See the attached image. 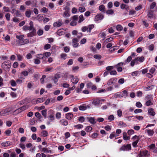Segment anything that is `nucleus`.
Here are the masks:
<instances>
[{
    "instance_id": "1",
    "label": "nucleus",
    "mask_w": 157,
    "mask_h": 157,
    "mask_svg": "<svg viewBox=\"0 0 157 157\" xmlns=\"http://www.w3.org/2000/svg\"><path fill=\"white\" fill-rule=\"evenodd\" d=\"M16 37L18 39V40L16 41V43L13 42L12 44L13 45L18 46L23 45L24 43V35H23L19 36L17 35Z\"/></svg>"
},
{
    "instance_id": "2",
    "label": "nucleus",
    "mask_w": 157,
    "mask_h": 157,
    "mask_svg": "<svg viewBox=\"0 0 157 157\" xmlns=\"http://www.w3.org/2000/svg\"><path fill=\"white\" fill-rule=\"evenodd\" d=\"M2 67L6 70L10 69L11 67V63L10 60H7L3 63L1 65Z\"/></svg>"
},
{
    "instance_id": "3",
    "label": "nucleus",
    "mask_w": 157,
    "mask_h": 157,
    "mask_svg": "<svg viewBox=\"0 0 157 157\" xmlns=\"http://www.w3.org/2000/svg\"><path fill=\"white\" fill-rule=\"evenodd\" d=\"M29 24L30 25L29 26L26 25L24 26L22 28L23 30L25 31L27 30L31 31L35 29L34 27L33 22L32 21H31L29 23Z\"/></svg>"
},
{
    "instance_id": "4",
    "label": "nucleus",
    "mask_w": 157,
    "mask_h": 157,
    "mask_svg": "<svg viewBox=\"0 0 157 157\" xmlns=\"http://www.w3.org/2000/svg\"><path fill=\"white\" fill-rule=\"evenodd\" d=\"M12 110L11 108H9L2 110L0 113V115L2 116H5L9 114V113Z\"/></svg>"
},
{
    "instance_id": "5",
    "label": "nucleus",
    "mask_w": 157,
    "mask_h": 157,
    "mask_svg": "<svg viewBox=\"0 0 157 157\" xmlns=\"http://www.w3.org/2000/svg\"><path fill=\"white\" fill-rule=\"evenodd\" d=\"M37 3V2L36 0H33L32 1L29 0L26 1L25 2V4L27 6H29L32 5L33 7H36Z\"/></svg>"
},
{
    "instance_id": "6",
    "label": "nucleus",
    "mask_w": 157,
    "mask_h": 157,
    "mask_svg": "<svg viewBox=\"0 0 157 157\" xmlns=\"http://www.w3.org/2000/svg\"><path fill=\"white\" fill-rule=\"evenodd\" d=\"M104 17V16L103 15L101 14H98L95 17L94 21L96 22H99Z\"/></svg>"
},
{
    "instance_id": "7",
    "label": "nucleus",
    "mask_w": 157,
    "mask_h": 157,
    "mask_svg": "<svg viewBox=\"0 0 157 157\" xmlns=\"http://www.w3.org/2000/svg\"><path fill=\"white\" fill-rule=\"evenodd\" d=\"M131 145L128 144L126 145H123L120 148V151H125L129 150L131 149Z\"/></svg>"
},
{
    "instance_id": "8",
    "label": "nucleus",
    "mask_w": 157,
    "mask_h": 157,
    "mask_svg": "<svg viewBox=\"0 0 157 157\" xmlns=\"http://www.w3.org/2000/svg\"><path fill=\"white\" fill-rule=\"evenodd\" d=\"M148 155V152L147 151H140L139 154V157H147Z\"/></svg>"
},
{
    "instance_id": "9",
    "label": "nucleus",
    "mask_w": 157,
    "mask_h": 157,
    "mask_svg": "<svg viewBox=\"0 0 157 157\" xmlns=\"http://www.w3.org/2000/svg\"><path fill=\"white\" fill-rule=\"evenodd\" d=\"M45 100V98H38L37 99H34L33 100V102H35L36 104L39 103L43 102Z\"/></svg>"
},
{
    "instance_id": "10",
    "label": "nucleus",
    "mask_w": 157,
    "mask_h": 157,
    "mask_svg": "<svg viewBox=\"0 0 157 157\" xmlns=\"http://www.w3.org/2000/svg\"><path fill=\"white\" fill-rule=\"evenodd\" d=\"M32 31L27 34V37H32L35 36L36 34V30L35 29L32 30Z\"/></svg>"
},
{
    "instance_id": "11",
    "label": "nucleus",
    "mask_w": 157,
    "mask_h": 157,
    "mask_svg": "<svg viewBox=\"0 0 157 157\" xmlns=\"http://www.w3.org/2000/svg\"><path fill=\"white\" fill-rule=\"evenodd\" d=\"M120 8L122 10L125 9L126 11V14L128 12V10L129 9V6L128 5L123 3L121 4L120 6Z\"/></svg>"
},
{
    "instance_id": "12",
    "label": "nucleus",
    "mask_w": 157,
    "mask_h": 157,
    "mask_svg": "<svg viewBox=\"0 0 157 157\" xmlns=\"http://www.w3.org/2000/svg\"><path fill=\"white\" fill-rule=\"evenodd\" d=\"M117 81V79L115 78H110L108 82L107 85L110 86L113 83H115Z\"/></svg>"
},
{
    "instance_id": "13",
    "label": "nucleus",
    "mask_w": 157,
    "mask_h": 157,
    "mask_svg": "<svg viewBox=\"0 0 157 157\" xmlns=\"http://www.w3.org/2000/svg\"><path fill=\"white\" fill-rule=\"evenodd\" d=\"M73 117V115L71 113H68L65 115V118L68 120H71Z\"/></svg>"
},
{
    "instance_id": "14",
    "label": "nucleus",
    "mask_w": 157,
    "mask_h": 157,
    "mask_svg": "<svg viewBox=\"0 0 157 157\" xmlns=\"http://www.w3.org/2000/svg\"><path fill=\"white\" fill-rule=\"evenodd\" d=\"M71 77L72 78L71 80V82L73 84H77L78 81V78L76 77H75V78H74V76L72 75H71Z\"/></svg>"
},
{
    "instance_id": "15",
    "label": "nucleus",
    "mask_w": 157,
    "mask_h": 157,
    "mask_svg": "<svg viewBox=\"0 0 157 157\" xmlns=\"http://www.w3.org/2000/svg\"><path fill=\"white\" fill-rule=\"evenodd\" d=\"M78 40L76 38H74L72 39V42L73 44V46L74 48H76L78 46V44L77 43Z\"/></svg>"
},
{
    "instance_id": "16",
    "label": "nucleus",
    "mask_w": 157,
    "mask_h": 157,
    "mask_svg": "<svg viewBox=\"0 0 157 157\" xmlns=\"http://www.w3.org/2000/svg\"><path fill=\"white\" fill-rule=\"evenodd\" d=\"M27 109L26 107L24 106L16 109L15 111L17 113H18L21 112L23 111L26 109Z\"/></svg>"
},
{
    "instance_id": "17",
    "label": "nucleus",
    "mask_w": 157,
    "mask_h": 157,
    "mask_svg": "<svg viewBox=\"0 0 157 157\" xmlns=\"http://www.w3.org/2000/svg\"><path fill=\"white\" fill-rule=\"evenodd\" d=\"M123 139L125 140H129L130 137L127 136V133L125 132H124L123 133Z\"/></svg>"
},
{
    "instance_id": "18",
    "label": "nucleus",
    "mask_w": 157,
    "mask_h": 157,
    "mask_svg": "<svg viewBox=\"0 0 157 157\" xmlns=\"http://www.w3.org/2000/svg\"><path fill=\"white\" fill-rule=\"evenodd\" d=\"M87 119L91 124H94L96 123L95 121V118L94 117H88L87 118Z\"/></svg>"
},
{
    "instance_id": "19",
    "label": "nucleus",
    "mask_w": 157,
    "mask_h": 157,
    "mask_svg": "<svg viewBox=\"0 0 157 157\" xmlns=\"http://www.w3.org/2000/svg\"><path fill=\"white\" fill-rule=\"evenodd\" d=\"M148 113L150 115L152 116H154L155 115V113L154 111V109L151 108H149L148 109Z\"/></svg>"
},
{
    "instance_id": "20",
    "label": "nucleus",
    "mask_w": 157,
    "mask_h": 157,
    "mask_svg": "<svg viewBox=\"0 0 157 157\" xmlns=\"http://www.w3.org/2000/svg\"><path fill=\"white\" fill-rule=\"evenodd\" d=\"M60 124L63 126H67L68 125V121L65 119H62L59 121Z\"/></svg>"
},
{
    "instance_id": "21",
    "label": "nucleus",
    "mask_w": 157,
    "mask_h": 157,
    "mask_svg": "<svg viewBox=\"0 0 157 157\" xmlns=\"http://www.w3.org/2000/svg\"><path fill=\"white\" fill-rule=\"evenodd\" d=\"M62 25L61 22L60 21H57L53 23V26L55 27H59L61 26Z\"/></svg>"
},
{
    "instance_id": "22",
    "label": "nucleus",
    "mask_w": 157,
    "mask_h": 157,
    "mask_svg": "<svg viewBox=\"0 0 157 157\" xmlns=\"http://www.w3.org/2000/svg\"><path fill=\"white\" fill-rule=\"evenodd\" d=\"M122 94L121 92H117L114 94V96L115 98L122 97L124 96V95Z\"/></svg>"
},
{
    "instance_id": "23",
    "label": "nucleus",
    "mask_w": 157,
    "mask_h": 157,
    "mask_svg": "<svg viewBox=\"0 0 157 157\" xmlns=\"http://www.w3.org/2000/svg\"><path fill=\"white\" fill-rule=\"evenodd\" d=\"M11 145L10 142L9 141H6L1 143V145L4 147H7Z\"/></svg>"
},
{
    "instance_id": "24",
    "label": "nucleus",
    "mask_w": 157,
    "mask_h": 157,
    "mask_svg": "<svg viewBox=\"0 0 157 157\" xmlns=\"http://www.w3.org/2000/svg\"><path fill=\"white\" fill-rule=\"evenodd\" d=\"M148 135L149 136H152L154 133V132L153 130L149 129H147L145 130Z\"/></svg>"
},
{
    "instance_id": "25",
    "label": "nucleus",
    "mask_w": 157,
    "mask_h": 157,
    "mask_svg": "<svg viewBox=\"0 0 157 157\" xmlns=\"http://www.w3.org/2000/svg\"><path fill=\"white\" fill-rule=\"evenodd\" d=\"M92 103L95 106H98L100 103V100L98 99L94 100L93 101Z\"/></svg>"
},
{
    "instance_id": "26",
    "label": "nucleus",
    "mask_w": 157,
    "mask_h": 157,
    "mask_svg": "<svg viewBox=\"0 0 157 157\" xmlns=\"http://www.w3.org/2000/svg\"><path fill=\"white\" fill-rule=\"evenodd\" d=\"M118 125L121 127H125L126 126V124L122 121H119L117 122Z\"/></svg>"
},
{
    "instance_id": "27",
    "label": "nucleus",
    "mask_w": 157,
    "mask_h": 157,
    "mask_svg": "<svg viewBox=\"0 0 157 157\" xmlns=\"http://www.w3.org/2000/svg\"><path fill=\"white\" fill-rule=\"evenodd\" d=\"M147 16L150 19L152 18L153 17V11L151 10H149Z\"/></svg>"
},
{
    "instance_id": "28",
    "label": "nucleus",
    "mask_w": 157,
    "mask_h": 157,
    "mask_svg": "<svg viewBox=\"0 0 157 157\" xmlns=\"http://www.w3.org/2000/svg\"><path fill=\"white\" fill-rule=\"evenodd\" d=\"M48 134V132L46 130H43L41 132V136L44 137L47 136Z\"/></svg>"
},
{
    "instance_id": "29",
    "label": "nucleus",
    "mask_w": 157,
    "mask_h": 157,
    "mask_svg": "<svg viewBox=\"0 0 157 157\" xmlns=\"http://www.w3.org/2000/svg\"><path fill=\"white\" fill-rule=\"evenodd\" d=\"M63 16L64 17H69L70 16V11H65L63 14Z\"/></svg>"
},
{
    "instance_id": "30",
    "label": "nucleus",
    "mask_w": 157,
    "mask_h": 157,
    "mask_svg": "<svg viewBox=\"0 0 157 157\" xmlns=\"http://www.w3.org/2000/svg\"><path fill=\"white\" fill-rule=\"evenodd\" d=\"M94 25L92 24L88 25L87 27V31L90 33L91 32L92 29L94 28Z\"/></svg>"
},
{
    "instance_id": "31",
    "label": "nucleus",
    "mask_w": 157,
    "mask_h": 157,
    "mask_svg": "<svg viewBox=\"0 0 157 157\" xmlns=\"http://www.w3.org/2000/svg\"><path fill=\"white\" fill-rule=\"evenodd\" d=\"M11 85L13 87L17 85L16 82L13 80H12L10 81Z\"/></svg>"
},
{
    "instance_id": "32",
    "label": "nucleus",
    "mask_w": 157,
    "mask_h": 157,
    "mask_svg": "<svg viewBox=\"0 0 157 157\" xmlns=\"http://www.w3.org/2000/svg\"><path fill=\"white\" fill-rule=\"evenodd\" d=\"M3 10L4 12H9L10 11V8L8 7L4 6Z\"/></svg>"
},
{
    "instance_id": "33",
    "label": "nucleus",
    "mask_w": 157,
    "mask_h": 157,
    "mask_svg": "<svg viewBox=\"0 0 157 157\" xmlns=\"http://www.w3.org/2000/svg\"><path fill=\"white\" fill-rule=\"evenodd\" d=\"M36 57L40 59H43L44 58V56L43 54H38L36 56Z\"/></svg>"
},
{
    "instance_id": "34",
    "label": "nucleus",
    "mask_w": 157,
    "mask_h": 157,
    "mask_svg": "<svg viewBox=\"0 0 157 157\" xmlns=\"http://www.w3.org/2000/svg\"><path fill=\"white\" fill-rule=\"evenodd\" d=\"M26 16L27 17H30L31 14V11L30 10L26 11L25 12Z\"/></svg>"
},
{
    "instance_id": "35",
    "label": "nucleus",
    "mask_w": 157,
    "mask_h": 157,
    "mask_svg": "<svg viewBox=\"0 0 157 157\" xmlns=\"http://www.w3.org/2000/svg\"><path fill=\"white\" fill-rule=\"evenodd\" d=\"M51 54L50 52H46L43 53V55L44 56V58H45V57L46 58H48L49 57L51 56Z\"/></svg>"
},
{
    "instance_id": "36",
    "label": "nucleus",
    "mask_w": 157,
    "mask_h": 157,
    "mask_svg": "<svg viewBox=\"0 0 157 157\" xmlns=\"http://www.w3.org/2000/svg\"><path fill=\"white\" fill-rule=\"evenodd\" d=\"M116 29L118 31H121L123 29V27L121 25H117L116 27Z\"/></svg>"
},
{
    "instance_id": "37",
    "label": "nucleus",
    "mask_w": 157,
    "mask_h": 157,
    "mask_svg": "<svg viewBox=\"0 0 157 157\" xmlns=\"http://www.w3.org/2000/svg\"><path fill=\"white\" fill-rule=\"evenodd\" d=\"M6 19L8 21H9L10 19V14L9 13H6L5 15Z\"/></svg>"
},
{
    "instance_id": "38",
    "label": "nucleus",
    "mask_w": 157,
    "mask_h": 157,
    "mask_svg": "<svg viewBox=\"0 0 157 157\" xmlns=\"http://www.w3.org/2000/svg\"><path fill=\"white\" fill-rule=\"evenodd\" d=\"M84 20V17L82 15H80L79 17L78 22L81 23Z\"/></svg>"
},
{
    "instance_id": "39",
    "label": "nucleus",
    "mask_w": 157,
    "mask_h": 157,
    "mask_svg": "<svg viewBox=\"0 0 157 157\" xmlns=\"http://www.w3.org/2000/svg\"><path fill=\"white\" fill-rule=\"evenodd\" d=\"M138 58V62L140 63H142L144 61V58L143 56H142L141 57H138L137 58Z\"/></svg>"
},
{
    "instance_id": "40",
    "label": "nucleus",
    "mask_w": 157,
    "mask_h": 157,
    "mask_svg": "<svg viewBox=\"0 0 157 157\" xmlns=\"http://www.w3.org/2000/svg\"><path fill=\"white\" fill-rule=\"evenodd\" d=\"M78 10L81 13H82L86 10V9L84 6L80 7L78 8Z\"/></svg>"
},
{
    "instance_id": "41",
    "label": "nucleus",
    "mask_w": 157,
    "mask_h": 157,
    "mask_svg": "<svg viewBox=\"0 0 157 157\" xmlns=\"http://www.w3.org/2000/svg\"><path fill=\"white\" fill-rule=\"evenodd\" d=\"M14 14V16L17 17H18L20 16L21 14L20 13V12L18 10H17L16 11L15 13H13Z\"/></svg>"
},
{
    "instance_id": "42",
    "label": "nucleus",
    "mask_w": 157,
    "mask_h": 157,
    "mask_svg": "<svg viewBox=\"0 0 157 157\" xmlns=\"http://www.w3.org/2000/svg\"><path fill=\"white\" fill-rule=\"evenodd\" d=\"M42 115L44 116V118H46L47 117V111L46 110H44L41 111Z\"/></svg>"
},
{
    "instance_id": "43",
    "label": "nucleus",
    "mask_w": 157,
    "mask_h": 157,
    "mask_svg": "<svg viewBox=\"0 0 157 157\" xmlns=\"http://www.w3.org/2000/svg\"><path fill=\"white\" fill-rule=\"evenodd\" d=\"M48 11V9L45 7H44L41 9V12L43 13H47Z\"/></svg>"
},
{
    "instance_id": "44",
    "label": "nucleus",
    "mask_w": 157,
    "mask_h": 157,
    "mask_svg": "<svg viewBox=\"0 0 157 157\" xmlns=\"http://www.w3.org/2000/svg\"><path fill=\"white\" fill-rule=\"evenodd\" d=\"M106 13L108 14H112L113 13L114 11L113 10L109 9L106 11Z\"/></svg>"
},
{
    "instance_id": "45",
    "label": "nucleus",
    "mask_w": 157,
    "mask_h": 157,
    "mask_svg": "<svg viewBox=\"0 0 157 157\" xmlns=\"http://www.w3.org/2000/svg\"><path fill=\"white\" fill-rule=\"evenodd\" d=\"M156 3L155 2H153L150 5V8L151 9H152L154 8L156 6Z\"/></svg>"
},
{
    "instance_id": "46",
    "label": "nucleus",
    "mask_w": 157,
    "mask_h": 157,
    "mask_svg": "<svg viewBox=\"0 0 157 157\" xmlns=\"http://www.w3.org/2000/svg\"><path fill=\"white\" fill-rule=\"evenodd\" d=\"M99 10L101 11L104 12L105 11V6L103 5H101L99 7Z\"/></svg>"
},
{
    "instance_id": "47",
    "label": "nucleus",
    "mask_w": 157,
    "mask_h": 157,
    "mask_svg": "<svg viewBox=\"0 0 157 157\" xmlns=\"http://www.w3.org/2000/svg\"><path fill=\"white\" fill-rule=\"evenodd\" d=\"M152 104L153 103L150 100L147 101L145 103V105L147 106H149L150 105H152Z\"/></svg>"
},
{
    "instance_id": "48",
    "label": "nucleus",
    "mask_w": 157,
    "mask_h": 157,
    "mask_svg": "<svg viewBox=\"0 0 157 157\" xmlns=\"http://www.w3.org/2000/svg\"><path fill=\"white\" fill-rule=\"evenodd\" d=\"M28 74V72L26 71H24L21 72V74L23 75L24 76H27Z\"/></svg>"
},
{
    "instance_id": "49",
    "label": "nucleus",
    "mask_w": 157,
    "mask_h": 157,
    "mask_svg": "<svg viewBox=\"0 0 157 157\" xmlns=\"http://www.w3.org/2000/svg\"><path fill=\"white\" fill-rule=\"evenodd\" d=\"M94 58L96 59H100L101 58V56L100 55L96 54L94 55Z\"/></svg>"
},
{
    "instance_id": "50",
    "label": "nucleus",
    "mask_w": 157,
    "mask_h": 157,
    "mask_svg": "<svg viewBox=\"0 0 157 157\" xmlns=\"http://www.w3.org/2000/svg\"><path fill=\"white\" fill-rule=\"evenodd\" d=\"M17 60L19 61H21L23 59V56L20 54L17 55Z\"/></svg>"
},
{
    "instance_id": "51",
    "label": "nucleus",
    "mask_w": 157,
    "mask_h": 157,
    "mask_svg": "<svg viewBox=\"0 0 157 157\" xmlns=\"http://www.w3.org/2000/svg\"><path fill=\"white\" fill-rule=\"evenodd\" d=\"M131 139L133 140H138L139 141L140 138L139 137V136H137L136 135H135V136H133Z\"/></svg>"
},
{
    "instance_id": "52",
    "label": "nucleus",
    "mask_w": 157,
    "mask_h": 157,
    "mask_svg": "<svg viewBox=\"0 0 157 157\" xmlns=\"http://www.w3.org/2000/svg\"><path fill=\"white\" fill-rule=\"evenodd\" d=\"M51 47V45L49 44H47L45 45L44 46V50H47L49 48H50Z\"/></svg>"
},
{
    "instance_id": "53",
    "label": "nucleus",
    "mask_w": 157,
    "mask_h": 157,
    "mask_svg": "<svg viewBox=\"0 0 157 157\" xmlns=\"http://www.w3.org/2000/svg\"><path fill=\"white\" fill-rule=\"evenodd\" d=\"M41 151L44 153H48L49 152V151L47 148L45 147L42 148Z\"/></svg>"
},
{
    "instance_id": "54",
    "label": "nucleus",
    "mask_w": 157,
    "mask_h": 157,
    "mask_svg": "<svg viewBox=\"0 0 157 157\" xmlns=\"http://www.w3.org/2000/svg\"><path fill=\"white\" fill-rule=\"evenodd\" d=\"M53 70V68L52 67H49V68H46L45 71L46 72H51Z\"/></svg>"
},
{
    "instance_id": "55",
    "label": "nucleus",
    "mask_w": 157,
    "mask_h": 157,
    "mask_svg": "<svg viewBox=\"0 0 157 157\" xmlns=\"http://www.w3.org/2000/svg\"><path fill=\"white\" fill-rule=\"evenodd\" d=\"M134 133V131L132 129H130L128 130L127 132L129 136H131L132 134H133Z\"/></svg>"
},
{
    "instance_id": "56",
    "label": "nucleus",
    "mask_w": 157,
    "mask_h": 157,
    "mask_svg": "<svg viewBox=\"0 0 157 157\" xmlns=\"http://www.w3.org/2000/svg\"><path fill=\"white\" fill-rule=\"evenodd\" d=\"M79 109L80 110H85L86 109V107L85 106L81 105L79 106Z\"/></svg>"
},
{
    "instance_id": "57",
    "label": "nucleus",
    "mask_w": 157,
    "mask_h": 157,
    "mask_svg": "<svg viewBox=\"0 0 157 157\" xmlns=\"http://www.w3.org/2000/svg\"><path fill=\"white\" fill-rule=\"evenodd\" d=\"M78 120L80 122H83L85 121V118L83 117H79Z\"/></svg>"
},
{
    "instance_id": "58",
    "label": "nucleus",
    "mask_w": 157,
    "mask_h": 157,
    "mask_svg": "<svg viewBox=\"0 0 157 157\" xmlns=\"http://www.w3.org/2000/svg\"><path fill=\"white\" fill-rule=\"evenodd\" d=\"M117 114L119 117H121L122 116V112L121 110L119 109L117 111Z\"/></svg>"
},
{
    "instance_id": "59",
    "label": "nucleus",
    "mask_w": 157,
    "mask_h": 157,
    "mask_svg": "<svg viewBox=\"0 0 157 157\" xmlns=\"http://www.w3.org/2000/svg\"><path fill=\"white\" fill-rule=\"evenodd\" d=\"M74 127L77 128L78 129H80V128H83V125L81 124H78L74 126Z\"/></svg>"
},
{
    "instance_id": "60",
    "label": "nucleus",
    "mask_w": 157,
    "mask_h": 157,
    "mask_svg": "<svg viewBox=\"0 0 157 157\" xmlns=\"http://www.w3.org/2000/svg\"><path fill=\"white\" fill-rule=\"evenodd\" d=\"M72 19L73 21L76 22L78 19V15H75L72 17Z\"/></svg>"
},
{
    "instance_id": "61",
    "label": "nucleus",
    "mask_w": 157,
    "mask_h": 157,
    "mask_svg": "<svg viewBox=\"0 0 157 157\" xmlns=\"http://www.w3.org/2000/svg\"><path fill=\"white\" fill-rule=\"evenodd\" d=\"M92 128L90 126H88L86 127L85 130L87 132H89L92 130Z\"/></svg>"
},
{
    "instance_id": "62",
    "label": "nucleus",
    "mask_w": 157,
    "mask_h": 157,
    "mask_svg": "<svg viewBox=\"0 0 157 157\" xmlns=\"http://www.w3.org/2000/svg\"><path fill=\"white\" fill-rule=\"evenodd\" d=\"M11 133V131L10 129H7L6 130L5 132V134L7 136H9Z\"/></svg>"
},
{
    "instance_id": "63",
    "label": "nucleus",
    "mask_w": 157,
    "mask_h": 157,
    "mask_svg": "<svg viewBox=\"0 0 157 157\" xmlns=\"http://www.w3.org/2000/svg\"><path fill=\"white\" fill-rule=\"evenodd\" d=\"M67 55L65 53H62L60 55V57L61 58L65 59H66V57Z\"/></svg>"
},
{
    "instance_id": "64",
    "label": "nucleus",
    "mask_w": 157,
    "mask_h": 157,
    "mask_svg": "<svg viewBox=\"0 0 157 157\" xmlns=\"http://www.w3.org/2000/svg\"><path fill=\"white\" fill-rule=\"evenodd\" d=\"M34 62L35 64H38L40 63V61L38 59H34Z\"/></svg>"
}]
</instances>
